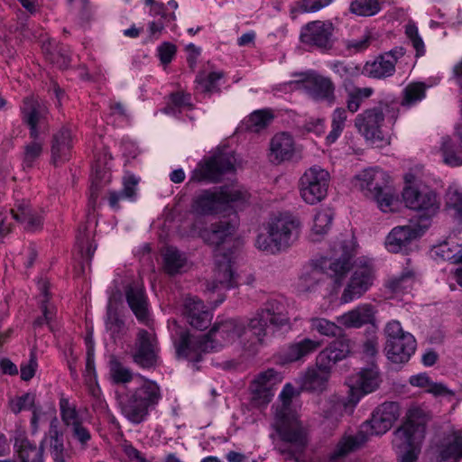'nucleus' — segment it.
I'll return each instance as SVG.
<instances>
[{"instance_id":"nucleus-1","label":"nucleus","mask_w":462,"mask_h":462,"mask_svg":"<svg viewBox=\"0 0 462 462\" xmlns=\"http://www.w3.org/2000/svg\"><path fill=\"white\" fill-rule=\"evenodd\" d=\"M236 226L228 220H220L211 224L208 228L201 231V237L209 245L217 246L215 252L214 281L208 285V290L215 291L218 289L230 290L238 286L239 276L234 273L235 253L225 251L220 247L226 239L233 235Z\"/></svg>"},{"instance_id":"nucleus-2","label":"nucleus","mask_w":462,"mask_h":462,"mask_svg":"<svg viewBox=\"0 0 462 462\" xmlns=\"http://www.w3.org/2000/svg\"><path fill=\"white\" fill-rule=\"evenodd\" d=\"M300 222L294 216L280 213L270 219L267 234H259L255 246L262 251L276 254L289 248L299 237Z\"/></svg>"},{"instance_id":"nucleus-3","label":"nucleus","mask_w":462,"mask_h":462,"mask_svg":"<svg viewBox=\"0 0 462 462\" xmlns=\"http://www.w3.org/2000/svg\"><path fill=\"white\" fill-rule=\"evenodd\" d=\"M161 399V388L157 383L144 379L138 387L120 398L119 407L130 422L139 424L146 419L149 411L158 405Z\"/></svg>"},{"instance_id":"nucleus-4","label":"nucleus","mask_w":462,"mask_h":462,"mask_svg":"<svg viewBox=\"0 0 462 462\" xmlns=\"http://www.w3.org/2000/svg\"><path fill=\"white\" fill-rule=\"evenodd\" d=\"M354 186L365 198L375 201L381 211H393V190L390 185L389 175L383 170L379 168L364 170L355 176Z\"/></svg>"},{"instance_id":"nucleus-5","label":"nucleus","mask_w":462,"mask_h":462,"mask_svg":"<svg viewBox=\"0 0 462 462\" xmlns=\"http://www.w3.org/2000/svg\"><path fill=\"white\" fill-rule=\"evenodd\" d=\"M248 192L236 185L224 186L217 191L204 190L192 202V211L199 216L220 213L227 205L242 206L247 202Z\"/></svg>"},{"instance_id":"nucleus-6","label":"nucleus","mask_w":462,"mask_h":462,"mask_svg":"<svg viewBox=\"0 0 462 462\" xmlns=\"http://www.w3.org/2000/svg\"><path fill=\"white\" fill-rule=\"evenodd\" d=\"M250 322L245 326L242 322L230 319L215 323L205 338L208 342L210 351H218L223 346L232 344L239 339L240 344L245 350L256 352L261 344H253L254 335L249 332Z\"/></svg>"},{"instance_id":"nucleus-7","label":"nucleus","mask_w":462,"mask_h":462,"mask_svg":"<svg viewBox=\"0 0 462 462\" xmlns=\"http://www.w3.org/2000/svg\"><path fill=\"white\" fill-rule=\"evenodd\" d=\"M286 304L282 300L270 299L259 310L250 322L249 332L254 335L253 344L263 345L268 336L269 324L276 328L289 324Z\"/></svg>"},{"instance_id":"nucleus-8","label":"nucleus","mask_w":462,"mask_h":462,"mask_svg":"<svg viewBox=\"0 0 462 462\" xmlns=\"http://www.w3.org/2000/svg\"><path fill=\"white\" fill-rule=\"evenodd\" d=\"M383 332L387 358L394 364L407 363L416 349L415 337L410 332L404 331L398 320L389 321Z\"/></svg>"},{"instance_id":"nucleus-9","label":"nucleus","mask_w":462,"mask_h":462,"mask_svg":"<svg viewBox=\"0 0 462 462\" xmlns=\"http://www.w3.org/2000/svg\"><path fill=\"white\" fill-rule=\"evenodd\" d=\"M402 195L405 206L418 213L420 224H427L429 228L431 219L440 208L437 193L429 187L409 185L403 189Z\"/></svg>"},{"instance_id":"nucleus-10","label":"nucleus","mask_w":462,"mask_h":462,"mask_svg":"<svg viewBox=\"0 0 462 462\" xmlns=\"http://www.w3.org/2000/svg\"><path fill=\"white\" fill-rule=\"evenodd\" d=\"M276 431L282 443L274 444V448L286 459L298 460L306 444V432L300 421L275 420Z\"/></svg>"},{"instance_id":"nucleus-11","label":"nucleus","mask_w":462,"mask_h":462,"mask_svg":"<svg viewBox=\"0 0 462 462\" xmlns=\"http://www.w3.org/2000/svg\"><path fill=\"white\" fill-rule=\"evenodd\" d=\"M335 26L332 22L316 20L303 25L300 29V41L310 50L322 53L329 52L335 45Z\"/></svg>"},{"instance_id":"nucleus-12","label":"nucleus","mask_w":462,"mask_h":462,"mask_svg":"<svg viewBox=\"0 0 462 462\" xmlns=\"http://www.w3.org/2000/svg\"><path fill=\"white\" fill-rule=\"evenodd\" d=\"M329 181L330 175L327 170L318 165L309 168L299 180L300 198L310 205L322 201L328 195Z\"/></svg>"},{"instance_id":"nucleus-13","label":"nucleus","mask_w":462,"mask_h":462,"mask_svg":"<svg viewBox=\"0 0 462 462\" xmlns=\"http://www.w3.org/2000/svg\"><path fill=\"white\" fill-rule=\"evenodd\" d=\"M160 347L154 333L140 328L131 350L132 361L142 369H155L159 363Z\"/></svg>"},{"instance_id":"nucleus-14","label":"nucleus","mask_w":462,"mask_h":462,"mask_svg":"<svg viewBox=\"0 0 462 462\" xmlns=\"http://www.w3.org/2000/svg\"><path fill=\"white\" fill-rule=\"evenodd\" d=\"M173 326L171 335L179 358L199 362L203 353L211 352L204 336H193L187 329L178 327L176 322Z\"/></svg>"},{"instance_id":"nucleus-15","label":"nucleus","mask_w":462,"mask_h":462,"mask_svg":"<svg viewBox=\"0 0 462 462\" xmlns=\"http://www.w3.org/2000/svg\"><path fill=\"white\" fill-rule=\"evenodd\" d=\"M282 379V373L273 368L260 372L249 386L251 406L258 409L266 407L271 402L276 387Z\"/></svg>"},{"instance_id":"nucleus-16","label":"nucleus","mask_w":462,"mask_h":462,"mask_svg":"<svg viewBox=\"0 0 462 462\" xmlns=\"http://www.w3.org/2000/svg\"><path fill=\"white\" fill-rule=\"evenodd\" d=\"M235 158L230 153L214 154L203 164H199L192 172L194 181H219L221 176L235 170Z\"/></svg>"},{"instance_id":"nucleus-17","label":"nucleus","mask_w":462,"mask_h":462,"mask_svg":"<svg viewBox=\"0 0 462 462\" xmlns=\"http://www.w3.org/2000/svg\"><path fill=\"white\" fill-rule=\"evenodd\" d=\"M428 416L421 411V423L413 420L404 422L393 434V446L394 449H420L425 438L426 421Z\"/></svg>"},{"instance_id":"nucleus-18","label":"nucleus","mask_w":462,"mask_h":462,"mask_svg":"<svg viewBox=\"0 0 462 462\" xmlns=\"http://www.w3.org/2000/svg\"><path fill=\"white\" fill-rule=\"evenodd\" d=\"M297 83L300 88L312 99L316 101H327L333 103L335 97V84L328 77L316 71H308Z\"/></svg>"},{"instance_id":"nucleus-19","label":"nucleus","mask_w":462,"mask_h":462,"mask_svg":"<svg viewBox=\"0 0 462 462\" xmlns=\"http://www.w3.org/2000/svg\"><path fill=\"white\" fill-rule=\"evenodd\" d=\"M383 122L384 115L382 107L375 106L358 114L355 119V126L366 140L383 141L384 139L382 131Z\"/></svg>"},{"instance_id":"nucleus-20","label":"nucleus","mask_w":462,"mask_h":462,"mask_svg":"<svg viewBox=\"0 0 462 462\" xmlns=\"http://www.w3.org/2000/svg\"><path fill=\"white\" fill-rule=\"evenodd\" d=\"M427 230V224L396 226L387 236L385 246L392 253L406 251L411 243L421 236Z\"/></svg>"},{"instance_id":"nucleus-21","label":"nucleus","mask_w":462,"mask_h":462,"mask_svg":"<svg viewBox=\"0 0 462 462\" xmlns=\"http://www.w3.org/2000/svg\"><path fill=\"white\" fill-rule=\"evenodd\" d=\"M21 109L23 121L30 129V137H39L41 129L44 126L49 114L46 105L34 97H26Z\"/></svg>"},{"instance_id":"nucleus-22","label":"nucleus","mask_w":462,"mask_h":462,"mask_svg":"<svg viewBox=\"0 0 462 462\" xmlns=\"http://www.w3.org/2000/svg\"><path fill=\"white\" fill-rule=\"evenodd\" d=\"M373 279L374 274L371 267L365 265L357 268L341 295V302L348 303L359 299L370 288Z\"/></svg>"},{"instance_id":"nucleus-23","label":"nucleus","mask_w":462,"mask_h":462,"mask_svg":"<svg viewBox=\"0 0 462 462\" xmlns=\"http://www.w3.org/2000/svg\"><path fill=\"white\" fill-rule=\"evenodd\" d=\"M75 139L74 129L70 125H62L51 138V161L54 165L63 163L69 159Z\"/></svg>"},{"instance_id":"nucleus-24","label":"nucleus","mask_w":462,"mask_h":462,"mask_svg":"<svg viewBox=\"0 0 462 462\" xmlns=\"http://www.w3.org/2000/svg\"><path fill=\"white\" fill-rule=\"evenodd\" d=\"M41 447L47 445L53 462H67L69 457L64 446L63 431L60 429V421L54 416L50 421L49 430L41 442Z\"/></svg>"},{"instance_id":"nucleus-25","label":"nucleus","mask_w":462,"mask_h":462,"mask_svg":"<svg viewBox=\"0 0 462 462\" xmlns=\"http://www.w3.org/2000/svg\"><path fill=\"white\" fill-rule=\"evenodd\" d=\"M125 295L126 302L137 320L144 325H149V303L144 289L136 284H129L125 289Z\"/></svg>"},{"instance_id":"nucleus-26","label":"nucleus","mask_w":462,"mask_h":462,"mask_svg":"<svg viewBox=\"0 0 462 462\" xmlns=\"http://www.w3.org/2000/svg\"><path fill=\"white\" fill-rule=\"evenodd\" d=\"M183 315L191 327L199 330L208 328L212 320L211 312L197 297H187L185 299Z\"/></svg>"},{"instance_id":"nucleus-27","label":"nucleus","mask_w":462,"mask_h":462,"mask_svg":"<svg viewBox=\"0 0 462 462\" xmlns=\"http://www.w3.org/2000/svg\"><path fill=\"white\" fill-rule=\"evenodd\" d=\"M374 307L371 304H360L356 308L337 318V322L347 328H358L365 325L375 324Z\"/></svg>"},{"instance_id":"nucleus-28","label":"nucleus","mask_w":462,"mask_h":462,"mask_svg":"<svg viewBox=\"0 0 462 462\" xmlns=\"http://www.w3.org/2000/svg\"><path fill=\"white\" fill-rule=\"evenodd\" d=\"M462 458V430L445 436L437 446V462H457Z\"/></svg>"},{"instance_id":"nucleus-29","label":"nucleus","mask_w":462,"mask_h":462,"mask_svg":"<svg viewBox=\"0 0 462 462\" xmlns=\"http://www.w3.org/2000/svg\"><path fill=\"white\" fill-rule=\"evenodd\" d=\"M321 345V340L309 337L292 343L280 355V363L287 364L301 360L316 352Z\"/></svg>"},{"instance_id":"nucleus-30","label":"nucleus","mask_w":462,"mask_h":462,"mask_svg":"<svg viewBox=\"0 0 462 462\" xmlns=\"http://www.w3.org/2000/svg\"><path fill=\"white\" fill-rule=\"evenodd\" d=\"M363 75L382 79L393 76L395 72V59L391 53H383L377 56L374 60H368L362 68Z\"/></svg>"},{"instance_id":"nucleus-31","label":"nucleus","mask_w":462,"mask_h":462,"mask_svg":"<svg viewBox=\"0 0 462 462\" xmlns=\"http://www.w3.org/2000/svg\"><path fill=\"white\" fill-rule=\"evenodd\" d=\"M294 154V141L291 134L280 133L275 134L270 142V161L279 164L289 161Z\"/></svg>"},{"instance_id":"nucleus-32","label":"nucleus","mask_w":462,"mask_h":462,"mask_svg":"<svg viewBox=\"0 0 462 462\" xmlns=\"http://www.w3.org/2000/svg\"><path fill=\"white\" fill-rule=\"evenodd\" d=\"M367 440V434L362 429L355 435L343 437L337 444L335 449L329 455V460L336 462L349 453L359 448Z\"/></svg>"},{"instance_id":"nucleus-33","label":"nucleus","mask_w":462,"mask_h":462,"mask_svg":"<svg viewBox=\"0 0 462 462\" xmlns=\"http://www.w3.org/2000/svg\"><path fill=\"white\" fill-rule=\"evenodd\" d=\"M331 374L325 370L309 367L302 377V389L310 392H323L326 390Z\"/></svg>"},{"instance_id":"nucleus-34","label":"nucleus","mask_w":462,"mask_h":462,"mask_svg":"<svg viewBox=\"0 0 462 462\" xmlns=\"http://www.w3.org/2000/svg\"><path fill=\"white\" fill-rule=\"evenodd\" d=\"M381 376L378 367L372 363L368 367L362 368L356 378V384L365 394L375 391L380 383Z\"/></svg>"},{"instance_id":"nucleus-35","label":"nucleus","mask_w":462,"mask_h":462,"mask_svg":"<svg viewBox=\"0 0 462 462\" xmlns=\"http://www.w3.org/2000/svg\"><path fill=\"white\" fill-rule=\"evenodd\" d=\"M455 134L462 143V125H457L455 128ZM457 146L449 137H442L440 152L445 164L457 167L462 165V157L457 153Z\"/></svg>"},{"instance_id":"nucleus-36","label":"nucleus","mask_w":462,"mask_h":462,"mask_svg":"<svg viewBox=\"0 0 462 462\" xmlns=\"http://www.w3.org/2000/svg\"><path fill=\"white\" fill-rule=\"evenodd\" d=\"M42 51L46 59L51 63L56 64L60 69H66L70 64L69 51L64 45H58L49 41L43 42Z\"/></svg>"},{"instance_id":"nucleus-37","label":"nucleus","mask_w":462,"mask_h":462,"mask_svg":"<svg viewBox=\"0 0 462 462\" xmlns=\"http://www.w3.org/2000/svg\"><path fill=\"white\" fill-rule=\"evenodd\" d=\"M294 393V387L291 383H286L279 395L282 405L276 408L275 420L300 421L291 409V402Z\"/></svg>"},{"instance_id":"nucleus-38","label":"nucleus","mask_w":462,"mask_h":462,"mask_svg":"<svg viewBox=\"0 0 462 462\" xmlns=\"http://www.w3.org/2000/svg\"><path fill=\"white\" fill-rule=\"evenodd\" d=\"M162 257L163 268L171 275L180 273L187 263L185 254L173 246H167L162 253Z\"/></svg>"},{"instance_id":"nucleus-39","label":"nucleus","mask_w":462,"mask_h":462,"mask_svg":"<svg viewBox=\"0 0 462 462\" xmlns=\"http://www.w3.org/2000/svg\"><path fill=\"white\" fill-rule=\"evenodd\" d=\"M374 90L373 88H359L354 87L353 88L346 89V109L351 114H355L357 112L363 103V101L366 98H369Z\"/></svg>"},{"instance_id":"nucleus-40","label":"nucleus","mask_w":462,"mask_h":462,"mask_svg":"<svg viewBox=\"0 0 462 462\" xmlns=\"http://www.w3.org/2000/svg\"><path fill=\"white\" fill-rule=\"evenodd\" d=\"M105 323L106 330L114 339L120 337L124 334L125 327V321L119 317L117 309L113 305L111 300H109L106 307Z\"/></svg>"},{"instance_id":"nucleus-41","label":"nucleus","mask_w":462,"mask_h":462,"mask_svg":"<svg viewBox=\"0 0 462 462\" xmlns=\"http://www.w3.org/2000/svg\"><path fill=\"white\" fill-rule=\"evenodd\" d=\"M434 254L444 261L462 262V248L453 241H444L434 246Z\"/></svg>"},{"instance_id":"nucleus-42","label":"nucleus","mask_w":462,"mask_h":462,"mask_svg":"<svg viewBox=\"0 0 462 462\" xmlns=\"http://www.w3.org/2000/svg\"><path fill=\"white\" fill-rule=\"evenodd\" d=\"M381 0H352L349 12L356 16H373L382 9Z\"/></svg>"},{"instance_id":"nucleus-43","label":"nucleus","mask_w":462,"mask_h":462,"mask_svg":"<svg viewBox=\"0 0 462 462\" xmlns=\"http://www.w3.org/2000/svg\"><path fill=\"white\" fill-rule=\"evenodd\" d=\"M310 325L311 330H315L322 336L340 337L344 334L340 326L324 318H311Z\"/></svg>"},{"instance_id":"nucleus-44","label":"nucleus","mask_w":462,"mask_h":462,"mask_svg":"<svg viewBox=\"0 0 462 462\" xmlns=\"http://www.w3.org/2000/svg\"><path fill=\"white\" fill-rule=\"evenodd\" d=\"M273 119V115L266 109L253 112L245 121V128L254 133H259L266 128Z\"/></svg>"},{"instance_id":"nucleus-45","label":"nucleus","mask_w":462,"mask_h":462,"mask_svg":"<svg viewBox=\"0 0 462 462\" xmlns=\"http://www.w3.org/2000/svg\"><path fill=\"white\" fill-rule=\"evenodd\" d=\"M323 280V272L317 267H312L301 274L299 289L302 292H313Z\"/></svg>"},{"instance_id":"nucleus-46","label":"nucleus","mask_w":462,"mask_h":462,"mask_svg":"<svg viewBox=\"0 0 462 462\" xmlns=\"http://www.w3.org/2000/svg\"><path fill=\"white\" fill-rule=\"evenodd\" d=\"M446 207L452 211V217L462 223V189L450 186L446 192Z\"/></svg>"},{"instance_id":"nucleus-47","label":"nucleus","mask_w":462,"mask_h":462,"mask_svg":"<svg viewBox=\"0 0 462 462\" xmlns=\"http://www.w3.org/2000/svg\"><path fill=\"white\" fill-rule=\"evenodd\" d=\"M373 42L371 33L365 31L357 38L344 39L342 43L347 56L355 55L366 51Z\"/></svg>"},{"instance_id":"nucleus-48","label":"nucleus","mask_w":462,"mask_h":462,"mask_svg":"<svg viewBox=\"0 0 462 462\" xmlns=\"http://www.w3.org/2000/svg\"><path fill=\"white\" fill-rule=\"evenodd\" d=\"M137 180L134 176H129L124 180V188L121 191H114L109 196V205L111 208L117 209L119 208L118 202L123 199H133L135 195V187Z\"/></svg>"},{"instance_id":"nucleus-49","label":"nucleus","mask_w":462,"mask_h":462,"mask_svg":"<svg viewBox=\"0 0 462 462\" xmlns=\"http://www.w3.org/2000/svg\"><path fill=\"white\" fill-rule=\"evenodd\" d=\"M347 120V110L343 107L336 108L331 116V130L327 136L328 143H335L342 134Z\"/></svg>"},{"instance_id":"nucleus-50","label":"nucleus","mask_w":462,"mask_h":462,"mask_svg":"<svg viewBox=\"0 0 462 462\" xmlns=\"http://www.w3.org/2000/svg\"><path fill=\"white\" fill-rule=\"evenodd\" d=\"M109 374L115 383H126L133 380V372L125 366L115 356L109 360Z\"/></svg>"},{"instance_id":"nucleus-51","label":"nucleus","mask_w":462,"mask_h":462,"mask_svg":"<svg viewBox=\"0 0 462 462\" xmlns=\"http://www.w3.org/2000/svg\"><path fill=\"white\" fill-rule=\"evenodd\" d=\"M42 447L37 448L36 445L28 439H23L19 447V457L21 462H44Z\"/></svg>"},{"instance_id":"nucleus-52","label":"nucleus","mask_w":462,"mask_h":462,"mask_svg":"<svg viewBox=\"0 0 462 462\" xmlns=\"http://www.w3.org/2000/svg\"><path fill=\"white\" fill-rule=\"evenodd\" d=\"M334 218V212L327 208L318 211L314 217L312 231L313 234L322 236L328 232Z\"/></svg>"},{"instance_id":"nucleus-53","label":"nucleus","mask_w":462,"mask_h":462,"mask_svg":"<svg viewBox=\"0 0 462 462\" xmlns=\"http://www.w3.org/2000/svg\"><path fill=\"white\" fill-rule=\"evenodd\" d=\"M330 69L344 80L356 78L363 74L362 69L354 63H346L341 60H335L329 64Z\"/></svg>"},{"instance_id":"nucleus-54","label":"nucleus","mask_w":462,"mask_h":462,"mask_svg":"<svg viewBox=\"0 0 462 462\" xmlns=\"http://www.w3.org/2000/svg\"><path fill=\"white\" fill-rule=\"evenodd\" d=\"M32 140L24 145L23 162L24 167H32L34 162L39 159L43 151V143L41 141L40 136L32 138Z\"/></svg>"},{"instance_id":"nucleus-55","label":"nucleus","mask_w":462,"mask_h":462,"mask_svg":"<svg viewBox=\"0 0 462 462\" xmlns=\"http://www.w3.org/2000/svg\"><path fill=\"white\" fill-rule=\"evenodd\" d=\"M327 348L330 350L333 356L337 359L338 362L346 359L352 352L353 342L346 337L344 335L331 342Z\"/></svg>"},{"instance_id":"nucleus-56","label":"nucleus","mask_w":462,"mask_h":462,"mask_svg":"<svg viewBox=\"0 0 462 462\" xmlns=\"http://www.w3.org/2000/svg\"><path fill=\"white\" fill-rule=\"evenodd\" d=\"M425 85L420 82L409 84L403 89L402 105L411 106L425 97Z\"/></svg>"},{"instance_id":"nucleus-57","label":"nucleus","mask_w":462,"mask_h":462,"mask_svg":"<svg viewBox=\"0 0 462 462\" xmlns=\"http://www.w3.org/2000/svg\"><path fill=\"white\" fill-rule=\"evenodd\" d=\"M223 77L222 72L200 73L196 78V88L202 93H211L217 90V83Z\"/></svg>"},{"instance_id":"nucleus-58","label":"nucleus","mask_w":462,"mask_h":462,"mask_svg":"<svg viewBox=\"0 0 462 462\" xmlns=\"http://www.w3.org/2000/svg\"><path fill=\"white\" fill-rule=\"evenodd\" d=\"M60 410L61 420L68 429L82 421L76 407L74 405H70L68 399H60Z\"/></svg>"},{"instance_id":"nucleus-59","label":"nucleus","mask_w":462,"mask_h":462,"mask_svg":"<svg viewBox=\"0 0 462 462\" xmlns=\"http://www.w3.org/2000/svg\"><path fill=\"white\" fill-rule=\"evenodd\" d=\"M351 257L352 254L350 253L345 252L342 257L330 263L329 271L331 272V276L335 278V282L337 283H339L341 279L350 270Z\"/></svg>"},{"instance_id":"nucleus-60","label":"nucleus","mask_w":462,"mask_h":462,"mask_svg":"<svg viewBox=\"0 0 462 462\" xmlns=\"http://www.w3.org/2000/svg\"><path fill=\"white\" fill-rule=\"evenodd\" d=\"M363 428H370L371 435H382L388 431L392 428V425L374 411L371 420L366 421L365 424L363 425Z\"/></svg>"},{"instance_id":"nucleus-61","label":"nucleus","mask_w":462,"mask_h":462,"mask_svg":"<svg viewBox=\"0 0 462 462\" xmlns=\"http://www.w3.org/2000/svg\"><path fill=\"white\" fill-rule=\"evenodd\" d=\"M35 405V394L26 393L21 396L12 399L9 402L10 410L18 414L23 410H31Z\"/></svg>"},{"instance_id":"nucleus-62","label":"nucleus","mask_w":462,"mask_h":462,"mask_svg":"<svg viewBox=\"0 0 462 462\" xmlns=\"http://www.w3.org/2000/svg\"><path fill=\"white\" fill-rule=\"evenodd\" d=\"M69 430L72 438L80 445L81 449H86L88 446V442L92 439L89 430L83 425L82 421L69 428Z\"/></svg>"},{"instance_id":"nucleus-63","label":"nucleus","mask_w":462,"mask_h":462,"mask_svg":"<svg viewBox=\"0 0 462 462\" xmlns=\"http://www.w3.org/2000/svg\"><path fill=\"white\" fill-rule=\"evenodd\" d=\"M375 411L379 413L383 419L393 426V422L400 416L399 404L394 402H383L375 409Z\"/></svg>"},{"instance_id":"nucleus-64","label":"nucleus","mask_w":462,"mask_h":462,"mask_svg":"<svg viewBox=\"0 0 462 462\" xmlns=\"http://www.w3.org/2000/svg\"><path fill=\"white\" fill-rule=\"evenodd\" d=\"M338 363L337 359L333 356V354L327 347L321 350L316 357V365L319 368L325 370L326 373L331 374L333 366Z\"/></svg>"}]
</instances>
